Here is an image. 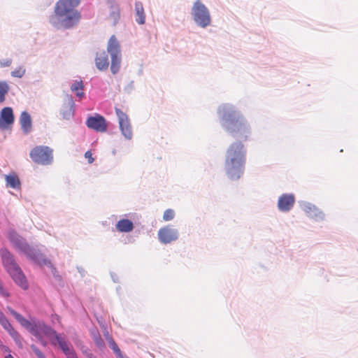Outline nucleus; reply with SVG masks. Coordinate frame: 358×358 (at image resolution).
<instances>
[{
    "mask_svg": "<svg viewBox=\"0 0 358 358\" xmlns=\"http://www.w3.org/2000/svg\"><path fill=\"white\" fill-rule=\"evenodd\" d=\"M217 113L220 125L226 132L241 141L250 139L252 134L251 126L234 105L222 103L218 106Z\"/></svg>",
    "mask_w": 358,
    "mask_h": 358,
    "instance_id": "nucleus-1",
    "label": "nucleus"
},
{
    "mask_svg": "<svg viewBox=\"0 0 358 358\" xmlns=\"http://www.w3.org/2000/svg\"><path fill=\"white\" fill-rule=\"evenodd\" d=\"M79 3L80 0H59L49 16L50 24L57 29L73 28L80 19V13L76 9Z\"/></svg>",
    "mask_w": 358,
    "mask_h": 358,
    "instance_id": "nucleus-2",
    "label": "nucleus"
},
{
    "mask_svg": "<svg viewBox=\"0 0 358 358\" xmlns=\"http://www.w3.org/2000/svg\"><path fill=\"white\" fill-rule=\"evenodd\" d=\"M7 309L20 324L35 336L43 346L47 345V342L43 337L48 338L54 345L58 344L57 337H62L52 327L45 324L43 321L33 317H30L29 320H27L10 307H8Z\"/></svg>",
    "mask_w": 358,
    "mask_h": 358,
    "instance_id": "nucleus-3",
    "label": "nucleus"
},
{
    "mask_svg": "<svg viewBox=\"0 0 358 358\" xmlns=\"http://www.w3.org/2000/svg\"><path fill=\"white\" fill-rule=\"evenodd\" d=\"M246 148L241 141L229 145L225 156L224 169L228 178L238 180L243 174L246 162Z\"/></svg>",
    "mask_w": 358,
    "mask_h": 358,
    "instance_id": "nucleus-4",
    "label": "nucleus"
},
{
    "mask_svg": "<svg viewBox=\"0 0 358 358\" xmlns=\"http://www.w3.org/2000/svg\"><path fill=\"white\" fill-rule=\"evenodd\" d=\"M8 238L13 246L20 252L24 254L27 257L40 266H50L51 262L36 248L30 246L26 241L17 234L14 230L10 229L8 232Z\"/></svg>",
    "mask_w": 358,
    "mask_h": 358,
    "instance_id": "nucleus-5",
    "label": "nucleus"
},
{
    "mask_svg": "<svg viewBox=\"0 0 358 358\" xmlns=\"http://www.w3.org/2000/svg\"><path fill=\"white\" fill-rule=\"evenodd\" d=\"M1 256L3 266L12 279L23 289H27L28 288L27 281L13 255L7 249L2 248Z\"/></svg>",
    "mask_w": 358,
    "mask_h": 358,
    "instance_id": "nucleus-6",
    "label": "nucleus"
},
{
    "mask_svg": "<svg viewBox=\"0 0 358 358\" xmlns=\"http://www.w3.org/2000/svg\"><path fill=\"white\" fill-rule=\"evenodd\" d=\"M189 13L196 27L206 29L212 25L213 18L210 10L201 0H196L193 2Z\"/></svg>",
    "mask_w": 358,
    "mask_h": 358,
    "instance_id": "nucleus-7",
    "label": "nucleus"
},
{
    "mask_svg": "<svg viewBox=\"0 0 358 358\" xmlns=\"http://www.w3.org/2000/svg\"><path fill=\"white\" fill-rule=\"evenodd\" d=\"M107 51L110 54L111 58V73L113 75H115L120 69L121 50L120 43L114 35L112 36L108 41Z\"/></svg>",
    "mask_w": 358,
    "mask_h": 358,
    "instance_id": "nucleus-8",
    "label": "nucleus"
},
{
    "mask_svg": "<svg viewBox=\"0 0 358 358\" xmlns=\"http://www.w3.org/2000/svg\"><path fill=\"white\" fill-rule=\"evenodd\" d=\"M29 156L35 163L50 165L53 162V150L46 145H38L30 151Z\"/></svg>",
    "mask_w": 358,
    "mask_h": 358,
    "instance_id": "nucleus-9",
    "label": "nucleus"
},
{
    "mask_svg": "<svg viewBox=\"0 0 358 358\" xmlns=\"http://www.w3.org/2000/svg\"><path fill=\"white\" fill-rule=\"evenodd\" d=\"M300 208L306 214V215L315 222H322L325 220V214L315 204L306 201H301L299 202Z\"/></svg>",
    "mask_w": 358,
    "mask_h": 358,
    "instance_id": "nucleus-10",
    "label": "nucleus"
},
{
    "mask_svg": "<svg viewBox=\"0 0 358 358\" xmlns=\"http://www.w3.org/2000/svg\"><path fill=\"white\" fill-rule=\"evenodd\" d=\"M115 111L122 135L125 139L131 140L133 137V131L128 115L118 108H115Z\"/></svg>",
    "mask_w": 358,
    "mask_h": 358,
    "instance_id": "nucleus-11",
    "label": "nucleus"
},
{
    "mask_svg": "<svg viewBox=\"0 0 358 358\" xmlns=\"http://www.w3.org/2000/svg\"><path fill=\"white\" fill-rule=\"evenodd\" d=\"M158 239L163 244H169L179 238V231L172 225H166L159 229L157 233Z\"/></svg>",
    "mask_w": 358,
    "mask_h": 358,
    "instance_id": "nucleus-12",
    "label": "nucleus"
},
{
    "mask_svg": "<svg viewBox=\"0 0 358 358\" xmlns=\"http://www.w3.org/2000/svg\"><path fill=\"white\" fill-rule=\"evenodd\" d=\"M86 125L89 129L97 132H105L107 131L108 124L105 117L98 113L90 116L86 120Z\"/></svg>",
    "mask_w": 358,
    "mask_h": 358,
    "instance_id": "nucleus-13",
    "label": "nucleus"
},
{
    "mask_svg": "<svg viewBox=\"0 0 358 358\" xmlns=\"http://www.w3.org/2000/svg\"><path fill=\"white\" fill-rule=\"evenodd\" d=\"M295 203V196L292 193L281 194L278 199L277 207L280 212H289Z\"/></svg>",
    "mask_w": 358,
    "mask_h": 358,
    "instance_id": "nucleus-14",
    "label": "nucleus"
},
{
    "mask_svg": "<svg viewBox=\"0 0 358 358\" xmlns=\"http://www.w3.org/2000/svg\"><path fill=\"white\" fill-rule=\"evenodd\" d=\"M15 117L11 107H4L0 112V129H8L14 123Z\"/></svg>",
    "mask_w": 358,
    "mask_h": 358,
    "instance_id": "nucleus-15",
    "label": "nucleus"
},
{
    "mask_svg": "<svg viewBox=\"0 0 358 358\" xmlns=\"http://www.w3.org/2000/svg\"><path fill=\"white\" fill-rule=\"evenodd\" d=\"M74 113L75 102L72 96H70L68 101L62 105L60 110V115L62 116L63 119L69 120L74 116Z\"/></svg>",
    "mask_w": 358,
    "mask_h": 358,
    "instance_id": "nucleus-16",
    "label": "nucleus"
},
{
    "mask_svg": "<svg viewBox=\"0 0 358 358\" xmlns=\"http://www.w3.org/2000/svg\"><path fill=\"white\" fill-rule=\"evenodd\" d=\"M19 122L22 132L28 134L31 131L32 120L31 115L27 111H22L20 115Z\"/></svg>",
    "mask_w": 358,
    "mask_h": 358,
    "instance_id": "nucleus-17",
    "label": "nucleus"
},
{
    "mask_svg": "<svg viewBox=\"0 0 358 358\" xmlns=\"http://www.w3.org/2000/svg\"><path fill=\"white\" fill-rule=\"evenodd\" d=\"M58 345L67 358H78L77 355L64 337H57Z\"/></svg>",
    "mask_w": 358,
    "mask_h": 358,
    "instance_id": "nucleus-18",
    "label": "nucleus"
},
{
    "mask_svg": "<svg viewBox=\"0 0 358 358\" xmlns=\"http://www.w3.org/2000/svg\"><path fill=\"white\" fill-rule=\"evenodd\" d=\"M96 67L101 71L108 69L109 66V61L108 54L105 51L98 52L95 57Z\"/></svg>",
    "mask_w": 358,
    "mask_h": 358,
    "instance_id": "nucleus-19",
    "label": "nucleus"
},
{
    "mask_svg": "<svg viewBox=\"0 0 358 358\" xmlns=\"http://www.w3.org/2000/svg\"><path fill=\"white\" fill-rule=\"evenodd\" d=\"M85 85L81 79L73 80L70 85L71 91L75 94L78 99H82L85 96V94L83 91Z\"/></svg>",
    "mask_w": 358,
    "mask_h": 358,
    "instance_id": "nucleus-20",
    "label": "nucleus"
},
{
    "mask_svg": "<svg viewBox=\"0 0 358 358\" xmlns=\"http://www.w3.org/2000/svg\"><path fill=\"white\" fill-rule=\"evenodd\" d=\"M117 231L121 233H129L133 231L134 224L133 222L129 219L121 218L115 224Z\"/></svg>",
    "mask_w": 358,
    "mask_h": 358,
    "instance_id": "nucleus-21",
    "label": "nucleus"
},
{
    "mask_svg": "<svg viewBox=\"0 0 358 358\" xmlns=\"http://www.w3.org/2000/svg\"><path fill=\"white\" fill-rule=\"evenodd\" d=\"M136 22L138 24H144L145 22V13L143 3L141 1H136L134 5Z\"/></svg>",
    "mask_w": 358,
    "mask_h": 358,
    "instance_id": "nucleus-22",
    "label": "nucleus"
},
{
    "mask_svg": "<svg viewBox=\"0 0 358 358\" xmlns=\"http://www.w3.org/2000/svg\"><path fill=\"white\" fill-rule=\"evenodd\" d=\"M108 18L112 22L113 25H115L119 22L120 18V7L113 1H110V13Z\"/></svg>",
    "mask_w": 358,
    "mask_h": 358,
    "instance_id": "nucleus-23",
    "label": "nucleus"
},
{
    "mask_svg": "<svg viewBox=\"0 0 358 358\" xmlns=\"http://www.w3.org/2000/svg\"><path fill=\"white\" fill-rule=\"evenodd\" d=\"M5 181L6 187H9L15 189H20L21 187V182L20 178L15 173L6 175Z\"/></svg>",
    "mask_w": 358,
    "mask_h": 358,
    "instance_id": "nucleus-24",
    "label": "nucleus"
},
{
    "mask_svg": "<svg viewBox=\"0 0 358 358\" xmlns=\"http://www.w3.org/2000/svg\"><path fill=\"white\" fill-rule=\"evenodd\" d=\"M10 85L6 80H0V103L6 101V96L10 91Z\"/></svg>",
    "mask_w": 358,
    "mask_h": 358,
    "instance_id": "nucleus-25",
    "label": "nucleus"
},
{
    "mask_svg": "<svg viewBox=\"0 0 358 358\" xmlns=\"http://www.w3.org/2000/svg\"><path fill=\"white\" fill-rule=\"evenodd\" d=\"M91 336L99 348H102L105 346L104 342L101 337V335L96 329H92L90 330Z\"/></svg>",
    "mask_w": 358,
    "mask_h": 358,
    "instance_id": "nucleus-26",
    "label": "nucleus"
},
{
    "mask_svg": "<svg viewBox=\"0 0 358 358\" xmlns=\"http://www.w3.org/2000/svg\"><path fill=\"white\" fill-rule=\"evenodd\" d=\"M106 341L108 343L109 347L114 351L117 357L119 358H123L121 350L118 348L117 345L116 344L113 338L112 337L108 338V340Z\"/></svg>",
    "mask_w": 358,
    "mask_h": 358,
    "instance_id": "nucleus-27",
    "label": "nucleus"
},
{
    "mask_svg": "<svg viewBox=\"0 0 358 358\" xmlns=\"http://www.w3.org/2000/svg\"><path fill=\"white\" fill-rule=\"evenodd\" d=\"M26 73V69L23 66H19L10 72L13 78H22Z\"/></svg>",
    "mask_w": 358,
    "mask_h": 358,
    "instance_id": "nucleus-28",
    "label": "nucleus"
},
{
    "mask_svg": "<svg viewBox=\"0 0 358 358\" xmlns=\"http://www.w3.org/2000/svg\"><path fill=\"white\" fill-rule=\"evenodd\" d=\"M6 330L8 331L9 335L14 339L15 343L17 345H19L21 342V336H20L18 332L14 329V328L12 327V325L10 327H9L8 328V329H6Z\"/></svg>",
    "mask_w": 358,
    "mask_h": 358,
    "instance_id": "nucleus-29",
    "label": "nucleus"
},
{
    "mask_svg": "<svg viewBox=\"0 0 358 358\" xmlns=\"http://www.w3.org/2000/svg\"><path fill=\"white\" fill-rule=\"evenodd\" d=\"M175 217V212L173 209H166L164 212L163 215V220L165 222L171 221Z\"/></svg>",
    "mask_w": 358,
    "mask_h": 358,
    "instance_id": "nucleus-30",
    "label": "nucleus"
},
{
    "mask_svg": "<svg viewBox=\"0 0 358 358\" xmlns=\"http://www.w3.org/2000/svg\"><path fill=\"white\" fill-rule=\"evenodd\" d=\"M13 64V59L10 57L1 58L0 59V68L9 67Z\"/></svg>",
    "mask_w": 358,
    "mask_h": 358,
    "instance_id": "nucleus-31",
    "label": "nucleus"
},
{
    "mask_svg": "<svg viewBox=\"0 0 358 358\" xmlns=\"http://www.w3.org/2000/svg\"><path fill=\"white\" fill-rule=\"evenodd\" d=\"M135 90V83L134 80L129 81L124 87V91L127 94H131Z\"/></svg>",
    "mask_w": 358,
    "mask_h": 358,
    "instance_id": "nucleus-32",
    "label": "nucleus"
},
{
    "mask_svg": "<svg viewBox=\"0 0 358 358\" xmlns=\"http://www.w3.org/2000/svg\"><path fill=\"white\" fill-rule=\"evenodd\" d=\"M31 348L37 356L38 358H46L43 353L34 345L31 346Z\"/></svg>",
    "mask_w": 358,
    "mask_h": 358,
    "instance_id": "nucleus-33",
    "label": "nucleus"
},
{
    "mask_svg": "<svg viewBox=\"0 0 358 358\" xmlns=\"http://www.w3.org/2000/svg\"><path fill=\"white\" fill-rule=\"evenodd\" d=\"M0 324L3 327V328L5 330L8 329V328L11 326L10 323L9 322L6 316L0 320Z\"/></svg>",
    "mask_w": 358,
    "mask_h": 358,
    "instance_id": "nucleus-34",
    "label": "nucleus"
},
{
    "mask_svg": "<svg viewBox=\"0 0 358 358\" xmlns=\"http://www.w3.org/2000/svg\"><path fill=\"white\" fill-rule=\"evenodd\" d=\"M82 352L86 356L87 358H95L94 354L85 347L81 348Z\"/></svg>",
    "mask_w": 358,
    "mask_h": 358,
    "instance_id": "nucleus-35",
    "label": "nucleus"
},
{
    "mask_svg": "<svg viewBox=\"0 0 358 358\" xmlns=\"http://www.w3.org/2000/svg\"><path fill=\"white\" fill-rule=\"evenodd\" d=\"M99 322L101 327L103 329V336H104L106 340H108V338H111L112 336L109 334L107 327L103 324L101 323L100 321H99Z\"/></svg>",
    "mask_w": 358,
    "mask_h": 358,
    "instance_id": "nucleus-36",
    "label": "nucleus"
},
{
    "mask_svg": "<svg viewBox=\"0 0 358 358\" xmlns=\"http://www.w3.org/2000/svg\"><path fill=\"white\" fill-rule=\"evenodd\" d=\"M85 158L88 159V162L90 164H92L94 162V158L92 157V153L90 151H87L85 153Z\"/></svg>",
    "mask_w": 358,
    "mask_h": 358,
    "instance_id": "nucleus-37",
    "label": "nucleus"
},
{
    "mask_svg": "<svg viewBox=\"0 0 358 358\" xmlns=\"http://www.w3.org/2000/svg\"><path fill=\"white\" fill-rule=\"evenodd\" d=\"M111 277L115 282H118L117 276L115 274H111Z\"/></svg>",
    "mask_w": 358,
    "mask_h": 358,
    "instance_id": "nucleus-38",
    "label": "nucleus"
},
{
    "mask_svg": "<svg viewBox=\"0 0 358 358\" xmlns=\"http://www.w3.org/2000/svg\"><path fill=\"white\" fill-rule=\"evenodd\" d=\"M78 270L79 273H80L82 275H83L84 272H85L84 269H83V268L78 267Z\"/></svg>",
    "mask_w": 358,
    "mask_h": 358,
    "instance_id": "nucleus-39",
    "label": "nucleus"
},
{
    "mask_svg": "<svg viewBox=\"0 0 358 358\" xmlns=\"http://www.w3.org/2000/svg\"><path fill=\"white\" fill-rule=\"evenodd\" d=\"M5 317L4 314L0 310V320Z\"/></svg>",
    "mask_w": 358,
    "mask_h": 358,
    "instance_id": "nucleus-40",
    "label": "nucleus"
},
{
    "mask_svg": "<svg viewBox=\"0 0 358 358\" xmlns=\"http://www.w3.org/2000/svg\"><path fill=\"white\" fill-rule=\"evenodd\" d=\"M5 358H14L10 354L7 355Z\"/></svg>",
    "mask_w": 358,
    "mask_h": 358,
    "instance_id": "nucleus-41",
    "label": "nucleus"
},
{
    "mask_svg": "<svg viewBox=\"0 0 358 358\" xmlns=\"http://www.w3.org/2000/svg\"><path fill=\"white\" fill-rule=\"evenodd\" d=\"M3 348L5 349V350H8V348L6 347V346H3Z\"/></svg>",
    "mask_w": 358,
    "mask_h": 358,
    "instance_id": "nucleus-42",
    "label": "nucleus"
},
{
    "mask_svg": "<svg viewBox=\"0 0 358 358\" xmlns=\"http://www.w3.org/2000/svg\"><path fill=\"white\" fill-rule=\"evenodd\" d=\"M124 358V357H123Z\"/></svg>",
    "mask_w": 358,
    "mask_h": 358,
    "instance_id": "nucleus-43",
    "label": "nucleus"
}]
</instances>
